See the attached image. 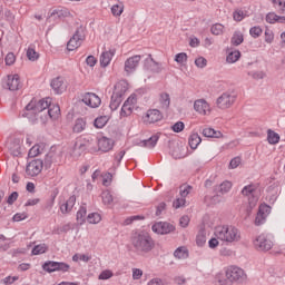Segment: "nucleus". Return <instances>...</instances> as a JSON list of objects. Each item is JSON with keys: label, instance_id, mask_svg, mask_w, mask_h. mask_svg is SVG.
<instances>
[{"label": "nucleus", "instance_id": "1", "mask_svg": "<svg viewBox=\"0 0 285 285\" xmlns=\"http://www.w3.org/2000/svg\"><path fill=\"white\" fill-rule=\"evenodd\" d=\"M131 246L137 255H148L155 249V239L147 232H136L130 237Z\"/></svg>", "mask_w": 285, "mask_h": 285}, {"label": "nucleus", "instance_id": "2", "mask_svg": "<svg viewBox=\"0 0 285 285\" xmlns=\"http://www.w3.org/2000/svg\"><path fill=\"white\" fill-rule=\"evenodd\" d=\"M246 272L238 266H228L225 268V276L217 275L216 279L219 285L244 284L247 279Z\"/></svg>", "mask_w": 285, "mask_h": 285}, {"label": "nucleus", "instance_id": "3", "mask_svg": "<svg viewBox=\"0 0 285 285\" xmlns=\"http://www.w3.org/2000/svg\"><path fill=\"white\" fill-rule=\"evenodd\" d=\"M215 237L225 244H235L242 239V233L233 225H220L215 228Z\"/></svg>", "mask_w": 285, "mask_h": 285}, {"label": "nucleus", "instance_id": "4", "mask_svg": "<svg viewBox=\"0 0 285 285\" xmlns=\"http://www.w3.org/2000/svg\"><path fill=\"white\" fill-rule=\"evenodd\" d=\"M52 104V98H45L39 100L38 102L31 100L24 108L23 112L21 114L22 117H32V115H39V112H43V110H49L50 105Z\"/></svg>", "mask_w": 285, "mask_h": 285}, {"label": "nucleus", "instance_id": "5", "mask_svg": "<svg viewBox=\"0 0 285 285\" xmlns=\"http://www.w3.org/2000/svg\"><path fill=\"white\" fill-rule=\"evenodd\" d=\"M128 91V82L126 80L118 81L114 87V92L111 96V101L109 105L110 110H117L121 102L124 101V96Z\"/></svg>", "mask_w": 285, "mask_h": 285}, {"label": "nucleus", "instance_id": "6", "mask_svg": "<svg viewBox=\"0 0 285 285\" xmlns=\"http://www.w3.org/2000/svg\"><path fill=\"white\" fill-rule=\"evenodd\" d=\"M237 101V95L233 91H225L216 99V106L220 110H228Z\"/></svg>", "mask_w": 285, "mask_h": 285}, {"label": "nucleus", "instance_id": "7", "mask_svg": "<svg viewBox=\"0 0 285 285\" xmlns=\"http://www.w3.org/2000/svg\"><path fill=\"white\" fill-rule=\"evenodd\" d=\"M86 40V30L83 29V27H78L72 36V38H70V40L67 43V50L72 51V50H77V48H79L83 41Z\"/></svg>", "mask_w": 285, "mask_h": 285}, {"label": "nucleus", "instance_id": "8", "mask_svg": "<svg viewBox=\"0 0 285 285\" xmlns=\"http://www.w3.org/2000/svg\"><path fill=\"white\" fill-rule=\"evenodd\" d=\"M42 269L46 271V273H68L70 265L63 262L48 261L42 265Z\"/></svg>", "mask_w": 285, "mask_h": 285}, {"label": "nucleus", "instance_id": "9", "mask_svg": "<svg viewBox=\"0 0 285 285\" xmlns=\"http://www.w3.org/2000/svg\"><path fill=\"white\" fill-rule=\"evenodd\" d=\"M271 210H273L271 205L266 203L261 204L255 218V226H262V224H266V218L268 215H271Z\"/></svg>", "mask_w": 285, "mask_h": 285}, {"label": "nucleus", "instance_id": "10", "mask_svg": "<svg viewBox=\"0 0 285 285\" xmlns=\"http://www.w3.org/2000/svg\"><path fill=\"white\" fill-rule=\"evenodd\" d=\"M41 170H43V160L33 159L30 163H28L26 167V175L28 177H37V175L41 174Z\"/></svg>", "mask_w": 285, "mask_h": 285}, {"label": "nucleus", "instance_id": "11", "mask_svg": "<svg viewBox=\"0 0 285 285\" xmlns=\"http://www.w3.org/2000/svg\"><path fill=\"white\" fill-rule=\"evenodd\" d=\"M254 246L257 250L268 252L273 248V240L268 239L266 235L262 234L254 240Z\"/></svg>", "mask_w": 285, "mask_h": 285}, {"label": "nucleus", "instance_id": "12", "mask_svg": "<svg viewBox=\"0 0 285 285\" xmlns=\"http://www.w3.org/2000/svg\"><path fill=\"white\" fill-rule=\"evenodd\" d=\"M139 61H141L140 55H136V56L128 58L125 61V72L127 75H132V72H135V70H137V68L139 67Z\"/></svg>", "mask_w": 285, "mask_h": 285}, {"label": "nucleus", "instance_id": "13", "mask_svg": "<svg viewBox=\"0 0 285 285\" xmlns=\"http://www.w3.org/2000/svg\"><path fill=\"white\" fill-rule=\"evenodd\" d=\"M151 229L154 233H157V235H168V233H173V230H175V226L170 223L159 222L154 224Z\"/></svg>", "mask_w": 285, "mask_h": 285}, {"label": "nucleus", "instance_id": "14", "mask_svg": "<svg viewBox=\"0 0 285 285\" xmlns=\"http://www.w3.org/2000/svg\"><path fill=\"white\" fill-rule=\"evenodd\" d=\"M82 101L86 106H89V108H99V106H101V98H99L95 92L85 94L82 96Z\"/></svg>", "mask_w": 285, "mask_h": 285}, {"label": "nucleus", "instance_id": "15", "mask_svg": "<svg viewBox=\"0 0 285 285\" xmlns=\"http://www.w3.org/2000/svg\"><path fill=\"white\" fill-rule=\"evenodd\" d=\"M161 119H164V114L159 109H149L144 117L145 124H157Z\"/></svg>", "mask_w": 285, "mask_h": 285}, {"label": "nucleus", "instance_id": "16", "mask_svg": "<svg viewBox=\"0 0 285 285\" xmlns=\"http://www.w3.org/2000/svg\"><path fill=\"white\" fill-rule=\"evenodd\" d=\"M3 88L11 91L19 90V88H21L19 75L8 76Z\"/></svg>", "mask_w": 285, "mask_h": 285}, {"label": "nucleus", "instance_id": "17", "mask_svg": "<svg viewBox=\"0 0 285 285\" xmlns=\"http://www.w3.org/2000/svg\"><path fill=\"white\" fill-rule=\"evenodd\" d=\"M50 86L56 95H62V92H66V82L61 76L53 78Z\"/></svg>", "mask_w": 285, "mask_h": 285}, {"label": "nucleus", "instance_id": "18", "mask_svg": "<svg viewBox=\"0 0 285 285\" xmlns=\"http://www.w3.org/2000/svg\"><path fill=\"white\" fill-rule=\"evenodd\" d=\"M75 204H77V196H70L65 203L60 204V212L62 215H70L72 213V208H75Z\"/></svg>", "mask_w": 285, "mask_h": 285}, {"label": "nucleus", "instance_id": "19", "mask_svg": "<svg viewBox=\"0 0 285 285\" xmlns=\"http://www.w3.org/2000/svg\"><path fill=\"white\" fill-rule=\"evenodd\" d=\"M194 110L199 115H208L210 112V105L204 99H198L194 102Z\"/></svg>", "mask_w": 285, "mask_h": 285}, {"label": "nucleus", "instance_id": "20", "mask_svg": "<svg viewBox=\"0 0 285 285\" xmlns=\"http://www.w3.org/2000/svg\"><path fill=\"white\" fill-rule=\"evenodd\" d=\"M86 150H88V142L85 140H77L72 149V157H81Z\"/></svg>", "mask_w": 285, "mask_h": 285}, {"label": "nucleus", "instance_id": "21", "mask_svg": "<svg viewBox=\"0 0 285 285\" xmlns=\"http://www.w3.org/2000/svg\"><path fill=\"white\" fill-rule=\"evenodd\" d=\"M112 146H115L112 139L107 137H101L98 139V149L101 150V153H109V150H112Z\"/></svg>", "mask_w": 285, "mask_h": 285}, {"label": "nucleus", "instance_id": "22", "mask_svg": "<svg viewBox=\"0 0 285 285\" xmlns=\"http://www.w3.org/2000/svg\"><path fill=\"white\" fill-rule=\"evenodd\" d=\"M114 57H115V49H110L109 51H104L100 56L101 68H108Z\"/></svg>", "mask_w": 285, "mask_h": 285}, {"label": "nucleus", "instance_id": "23", "mask_svg": "<svg viewBox=\"0 0 285 285\" xmlns=\"http://www.w3.org/2000/svg\"><path fill=\"white\" fill-rule=\"evenodd\" d=\"M242 195H244L245 197H252V199L249 198L250 205L255 206V204H257V197H255V186L253 185L245 186L242 190Z\"/></svg>", "mask_w": 285, "mask_h": 285}, {"label": "nucleus", "instance_id": "24", "mask_svg": "<svg viewBox=\"0 0 285 285\" xmlns=\"http://www.w3.org/2000/svg\"><path fill=\"white\" fill-rule=\"evenodd\" d=\"M159 141V136L154 135L149 139L142 140L138 144V146H141V148H149L153 149L155 146H157V142Z\"/></svg>", "mask_w": 285, "mask_h": 285}, {"label": "nucleus", "instance_id": "25", "mask_svg": "<svg viewBox=\"0 0 285 285\" xmlns=\"http://www.w3.org/2000/svg\"><path fill=\"white\" fill-rule=\"evenodd\" d=\"M51 17H53V19H66L70 17V10H68V8L55 9L51 12Z\"/></svg>", "mask_w": 285, "mask_h": 285}, {"label": "nucleus", "instance_id": "26", "mask_svg": "<svg viewBox=\"0 0 285 285\" xmlns=\"http://www.w3.org/2000/svg\"><path fill=\"white\" fill-rule=\"evenodd\" d=\"M48 117L50 119H59V117L61 116V108L59 107V105H49V109H48Z\"/></svg>", "mask_w": 285, "mask_h": 285}, {"label": "nucleus", "instance_id": "27", "mask_svg": "<svg viewBox=\"0 0 285 285\" xmlns=\"http://www.w3.org/2000/svg\"><path fill=\"white\" fill-rule=\"evenodd\" d=\"M159 104L161 110H168V108H170V95H168V92L160 94Z\"/></svg>", "mask_w": 285, "mask_h": 285}, {"label": "nucleus", "instance_id": "28", "mask_svg": "<svg viewBox=\"0 0 285 285\" xmlns=\"http://www.w3.org/2000/svg\"><path fill=\"white\" fill-rule=\"evenodd\" d=\"M188 144L191 150H197V147L199 146V144H202V137L199 136V134L197 132L191 134L189 136Z\"/></svg>", "mask_w": 285, "mask_h": 285}, {"label": "nucleus", "instance_id": "29", "mask_svg": "<svg viewBox=\"0 0 285 285\" xmlns=\"http://www.w3.org/2000/svg\"><path fill=\"white\" fill-rule=\"evenodd\" d=\"M86 206H80L79 210L77 212L76 219L80 226L86 224V215H87Z\"/></svg>", "mask_w": 285, "mask_h": 285}, {"label": "nucleus", "instance_id": "30", "mask_svg": "<svg viewBox=\"0 0 285 285\" xmlns=\"http://www.w3.org/2000/svg\"><path fill=\"white\" fill-rule=\"evenodd\" d=\"M267 141L272 146H275V144H279V134L275 132L273 129L267 130Z\"/></svg>", "mask_w": 285, "mask_h": 285}, {"label": "nucleus", "instance_id": "31", "mask_svg": "<svg viewBox=\"0 0 285 285\" xmlns=\"http://www.w3.org/2000/svg\"><path fill=\"white\" fill-rule=\"evenodd\" d=\"M86 130V119L83 118H78L76 119L75 121V125H73V132H83Z\"/></svg>", "mask_w": 285, "mask_h": 285}, {"label": "nucleus", "instance_id": "32", "mask_svg": "<svg viewBox=\"0 0 285 285\" xmlns=\"http://www.w3.org/2000/svg\"><path fill=\"white\" fill-rule=\"evenodd\" d=\"M132 110H135V106L128 104V101H125L121 107L120 116L130 117V115H132Z\"/></svg>", "mask_w": 285, "mask_h": 285}, {"label": "nucleus", "instance_id": "33", "mask_svg": "<svg viewBox=\"0 0 285 285\" xmlns=\"http://www.w3.org/2000/svg\"><path fill=\"white\" fill-rule=\"evenodd\" d=\"M204 137H212L214 139H219L222 137V131H217L213 128H205L203 130Z\"/></svg>", "mask_w": 285, "mask_h": 285}, {"label": "nucleus", "instance_id": "34", "mask_svg": "<svg viewBox=\"0 0 285 285\" xmlns=\"http://www.w3.org/2000/svg\"><path fill=\"white\" fill-rule=\"evenodd\" d=\"M230 43L232 46H242L244 43V35L239 31L234 32Z\"/></svg>", "mask_w": 285, "mask_h": 285}, {"label": "nucleus", "instance_id": "35", "mask_svg": "<svg viewBox=\"0 0 285 285\" xmlns=\"http://www.w3.org/2000/svg\"><path fill=\"white\" fill-rule=\"evenodd\" d=\"M240 57L242 52H239V50H235L228 53L226 61L227 63H236V61H239Z\"/></svg>", "mask_w": 285, "mask_h": 285}, {"label": "nucleus", "instance_id": "36", "mask_svg": "<svg viewBox=\"0 0 285 285\" xmlns=\"http://www.w3.org/2000/svg\"><path fill=\"white\" fill-rule=\"evenodd\" d=\"M47 252H48V245L39 244L32 248L31 255H43V253H47Z\"/></svg>", "mask_w": 285, "mask_h": 285}, {"label": "nucleus", "instance_id": "37", "mask_svg": "<svg viewBox=\"0 0 285 285\" xmlns=\"http://www.w3.org/2000/svg\"><path fill=\"white\" fill-rule=\"evenodd\" d=\"M101 198H102V204H105V206L112 205L114 198H112V194H110L109 190L102 191Z\"/></svg>", "mask_w": 285, "mask_h": 285}, {"label": "nucleus", "instance_id": "38", "mask_svg": "<svg viewBox=\"0 0 285 285\" xmlns=\"http://www.w3.org/2000/svg\"><path fill=\"white\" fill-rule=\"evenodd\" d=\"M262 32H264V30L259 26H255L249 29V35L253 39H259V37H262Z\"/></svg>", "mask_w": 285, "mask_h": 285}, {"label": "nucleus", "instance_id": "39", "mask_svg": "<svg viewBox=\"0 0 285 285\" xmlns=\"http://www.w3.org/2000/svg\"><path fill=\"white\" fill-rule=\"evenodd\" d=\"M212 35H215L216 37L219 35H224V24L222 23H215L210 28Z\"/></svg>", "mask_w": 285, "mask_h": 285}, {"label": "nucleus", "instance_id": "40", "mask_svg": "<svg viewBox=\"0 0 285 285\" xmlns=\"http://www.w3.org/2000/svg\"><path fill=\"white\" fill-rule=\"evenodd\" d=\"M87 222L89 224H99L101 222V215L99 213H91L87 216Z\"/></svg>", "mask_w": 285, "mask_h": 285}, {"label": "nucleus", "instance_id": "41", "mask_svg": "<svg viewBox=\"0 0 285 285\" xmlns=\"http://www.w3.org/2000/svg\"><path fill=\"white\" fill-rule=\"evenodd\" d=\"M219 188V193H222V195H226V193H229L230 188H233V183L225 180L220 184Z\"/></svg>", "mask_w": 285, "mask_h": 285}, {"label": "nucleus", "instance_id": "42", "mask_svg": "<svg viewBox=\"0 0 285 285\" xmlns=\"http://www.w3.org/2000/svg\"><path fill=\"white\" fill-rule=\"evenodd\" d=\"M106 124H108V117L100 116L95 119L94 126H96V128H104V126H106Z\"/></svg>", "mask_w": 285, "mask_h": 285}, {"label": "nucleus", "instance_id": "43", "mask_svg": "<svg viewBox=\"0 0 285 285\" xmlns=\"http://www.w3.org/2000/svg\"><path fill=\"white\" fill-rule=\"evenodd\" d=\"M190 190H193V187L190 185L180 186V190H179L180 197H183V199H186V197L190 195Z\"/></svg>", "mask_w": 285, "mask_h": 285}, {"label": "nucleus", "instance_id": "44", "mask_svg": "<svg viewBox=\"0 0 285 285\" xmlns=\"http://www.w3.org/2000/svg\"><path fill=\"white\" fill-rule=\"evenodd\" d=\"M27 57L29 61H37L39 59V53L32 47H29L27 50Z\"/></svg>", "mask_w": 285, "mask_h": 285}, {"label": "nucleus", "instance_id": "45", "mask_svg": "<svg viewBox=\"0 0 285 285\" xmlns=\"http://www.w3.org/2000/svg\"><path fill=\"white\" fill-rule=\"evenodd\" d=\"M174 256L177 257V259H185V257H188V252H186V249L178 247L175 252H174Z\"/></svg>", "mask_w": 285, "mask_h": 285}, {"label": "nucleus", "instance_id": "46", "mask_svg": "<svg viewBox=\"0 0 285 285\" xmlns=\"http://www.w3.org/2000/svg\"><path fill=\"white\" fill-rule=\"evenodd\" d=\"M111 13L114 17H121V14H124V6L114 4L111 7Z\"/></svg>", "mask_w": 285, "mask_h": 285}, {"label": "nucleus", "instance_id": "47", "mask_svg": "<svg viewBox=\"0 0 285 285\" xmlns=\"http://www.w3.org/2000/svg\"><path fill=\"white\" fill-rule=\"evenodd\" d=\"M139 219H144V216L136 215V216H129L124 220V226H130L134 222H139Z\"/></svg>", "mask_w": 285, "mask_h": 285}, {"label": "nucleus", "instance_id": "48", "mask_svg": "<svg viewBox=\"0 0 285 285\" xmlns=\"http://www.w3.org/2000/svg\"><path fill=\"white\" fill-rule=\"evenodd\" d=\"M184 206H186V198L177 197L174 203H173V207L178 209V208H184Z\"/></svg>", "mask_w": 285, "mask_h": 285}, {"label": "nucleus", "instance_id": "49", "mask_svg": "<svg viewBox=\"0 0 285 285\" xmlns=\"http://www.w3.org/2000/svg\"><path fill=\"white\" fill-rule=\"evenodd\" d=\"M233 17L234 21H242L243 19H246V13L244 12V10L238 9L234 11Z\"/></svg>", "mask_w": 285, "mask_h": 285}, {"label": "nucleus", "instance_id": "50", "mask_svg": "<svg viewBox=\"0 0 285 285\" xmlns=\"http://www.w3.org/2000/svg\"><path fill=\"white\" fill-rule=\"evenodd\" d=\"M177 63H186L188 61V55L186 52L177 53L175 57Z\"/></svg>", "mask_w": 285, "mask_h": 285}, {"label": "nucleus", "instance_id": "51", "mask_svg": "<svg viewBox=\"0 0 285 285\" xmlns=\"http://www.w3.org/2000/svg\"><path fill=\"white\" fill-rule=\"evenodd\" d=\"M39 155H41L39 145L33 146L28 153V157H31V158L39 157Z\"/></svg>", "mask_w": 285, "mask_h": 285}, {"label": "nucleus", "instance_id": "52", "mask_svg": "<svg viewBox=\"0 0 285 285\" xmlns=\"http://www.w3.org/2000/svg\"><path fill=\"white\" fill-rule=\"evenodd\" d=\"M17 199H19V193L13 191L11 193L8 198H7V204L9 206H12V204H14V202H17Z\"/></svg>", "mask_w": 285, "mask_h": 285}, {"label": "nucleus", "instance_id": "53", "mask_svg": "<svg viewBox=\"0 0 285 285\" xmlns=\"http://www.w3.org/2000/svg\"><path fill=\"white\" fill-rule=\"evenodd\" d=\"M186 128V125H184L183 121H177L176 124L173 125L171 130L174 132H181Z\"/></svg>", "mask_w": 285, "mask_h": 285}, {"label": "nucleus", "instance_id": "54", "mask_svg": "<svg viewBox=\"0 0 285 285\" xmlns=\"http://www.w3.org/2000/svg\"><path fill=\"white\" fill-rule=\"evenodd\" d=\"M4 61H6V66H12L14 63V61H17V57H14V53L9 52L6 56Z\"/></svg>", "mask_w": 285, "mask_h": 285}, {"label": "nucleus", "instance_id": "55", "mask_svg": "<svg viewBox=\"0 0 285 285\" xmlns=\"http://www.w3.org/2000/svg\"><path fill=\"white\" fill-rule=\"evenodd\" d=\"M267 23H277L278 16L275 12H269L266 14Z\"/></svg>", "mask_w": 285, "mask_h": 285}, {"label": "nucleus", "instance_id": "56", "mask_svg": "<svg viewBox=\"0 0 285 285\" xmlns=\"http://www.w3.org/2000/svg\"><path fill=\"white\" fill-rule=\"evenodd\" d=\"M112 275H114L112 271L106 269L100 273V275L98 276V279H110Z\"/></svg>", "mask_w": 285, "mask_h": 285}, {"label": "nucleus", "instance_id": "57", "mask_svg": "<svg viewBox=\"0 0 285 285\" xmlns=\"http://www.w3.org/2000/svg\"><path fill=\"white\" fill-rule=\"evenodd\" d=\"M206 63H208V60H206L204 57H199L195 60L197 68H206Z\"/></svg>", "mask_w": 285, "mask_h": 285}, {"label": "nucleus", "instance_id": "58", "mask_svg": "<svg viewBox=\"0 0 285 285\" xmlns=\"http://www.w3.org/2000/svg\"><path fill=\"white\" fill-rule=\"evenodd\" d=\"M144 276V271L140 268H132V279H141Z\"/></svg>", "mask_w": 285, "mask_h": 285}, {"label": "nucleus", "instance_id": "59", "mask_svg": "<svg viewBox=\"0 0 285 285\" xmlns=\"http://www.w3.org/2000/svg\"><path fill=\"white\" fill-rule=\"evenodd\" d=\"M86 63L87 66H90V68H95V66L97 65V58H95V56H88L86 59Z\"/></svg>", "mask_w": 285, "mask_h": 285}, {"label": "nucleus", "instance_id": "60", "mask_svg": "<svg viewBox=\"0 0 285 285\" xmlns=\"http://www.w3.org/2000/svg\"><path fill=\"white\" fill-rule=\"evenodd\" d=\"M179 224H180L181 228L188 227V224H190V217H188V216L180 217Z\"/></svg>", "mask_w": 285, "mask_h": 285}, {"label": "nucleus", "instance_id": "61", "mask_svg": "<svg viewBox=\"0 0 285 285\" xmlns=\"http://www.w3.org/2000/svg\"><path fill=\"white\" fill-rule=\"evenodd\" d=\"M273 39H275V36L273 35V31L266 30L265 31V41H266V43H273Z\"/></svg>", "mask_w": 285, "mask_h": 285}, {"label": "nucleus", "instance_id": "62", "mask_svg": "<svg viewBox=\"0 0 285 285\" xmlns=\"http://www.w3.org/2000/svg\"><path fill=\"white\" fill-rule=\"evenodd\" d=\"M239 164H242V158L239 157H235L230 160L229 163V167L230 168H237L239 166Z\"/></svg>", "mask_w": 285, "mask_h": 285}, {"label": "nucleus", "instance_id": "63", "mask_svg": "<svg viewBox=\"0 0 285 285\" xmlns=\"http://www.w3.org/2000/svg\"><path fill=\"white\" fill-rule=\"evenodd\" d=\"M196 244H197V246H204L206 244V236L197 235Z\"/></svg>", "mask_w": 285, "mask_h": 285}, {"label": "nucleus", "instance_id": "64", "mask_svg": "<svg viewBox=\"0 0 285 285\" xmlns=\"http://www.w3.org/2000/svg\"><path fill=\"white\" fill-rule=\"evenodd\" d=\"M147 285H164V281L161 278H153Z\"/></svg>", "mask_w": 285, "mask_h": 285}]
</instances>
